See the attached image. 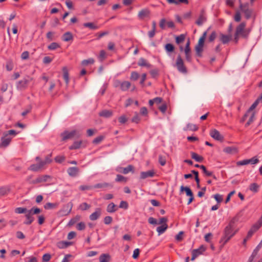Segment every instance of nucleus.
Wrapping results in <instances>:
<instances>
[{"mask_svg":"<svg viewBox=\"0 0 262 262\" xmlns=\"http://www.w3.org/2000/svg\"><path fill=\"white\" fill-rule=\"evenodd\" d=\"M85 225L83 222H80L77 225V229L79 230H82L85 229Z\"/></svg>","mask_w":262,"mask_h":262,"instance_id":"obj_61","label":"nucleus"},{"mask_svg":"<svg viewBox=\"0 0 262 262\" xmlns=\"http://www.w3.org/2000/svg\"><path fill=\"white\" fill-rule=\"evenodd\" d=\"M176 67L179 72L183 74L187 73V69L184 65V61L180 55L177 58Z\"/></svg>","mask_w":262,"mask_h":262,"instance_id":"obj_4","label":"nucleus"},{"mask_svg":"<svg viewBox=\"0 0 262 262\" xmlns=\"http://www.w3.org/2000/svg\"><path fill=\"white\" fill-rule=\"evenodd\" d=\"M185 39V35L181 34L180 36H176V42L177 44H179L182 42Z\"/></svg>","mask_w":262,"mask_h":262,"instance_id":"obj_45","label":"nucleus"},{"mask_svg":"<svg viewBox=\"0 0 262 262\" xmlns=\"http://www.w3.org/2000/svg\"><path fill=\"white\" fill-rule=\"evenodd\" d=\"M7 70L9 71H11L13 68V64L12 61H8L6 64Z\"/></svg>","mask_w":262,"mask_h":262,"instance_id":"obj_58","label":"nucleus"},{"mask_svg":"<svg viewBox=\"0 0 262 262\" xmlns=\"http://www.w3.org/2000/svg\"><path fill=\"white\" fill-rule=\"evenodd\" d=\"M212 196L218 203H220L223 201V195L220 194H215L213 195Z\"/></svg>","mask_w":262,"mask_h":262,"instance_id":"obj_49","label":"nucleus"},{"mask_svg":"<svg viewBox=\"0 0 262 262\" xmlns=\"http://www.w3.org/2000/svg\"><path fill=\"white\" fill-rule=\"evenodd\" d=\"M130 86L131 83L130 82L124 81L122 82L120 89L123 91H126L130 87Z\"/></svg>","mask_w":262,"mask_h":262,"instance_id":"obj_28","label":"nucleus"},{"mask_svg":"<svg viewBox=\"0 0 262 262\" xmlns=\"http://www.w3.org/2000/svg\"><path fill=\"white\" fill-rule=\"evenodd\" d=\"M237 231V230H234L231 224L227 226L225 229L224 236L222 238V241L224 242V244H225L227 243Z\"/></svg>","mask_w":262,"mask_h":262,"instance_id":"obj_1","label":"nucleus"},{"mask_svg":"<svg viewBox=\"0 0 262 262\" xmlns=\"http://www.w3.org/2000/svg\"><path fill=\"white\" fill-rule=\"evenodd\" d=\"M12 138L7 136V134L4 133L3 136L1 138V143L0 144L1 147H6L10 143Z\"/></svg>","mask_w":262,"mask_h":262,"instance_id":"obj_11","label":"nucleus"},{"mask_svg":"<svg viewBox=\"0 0 262 262\" xmlns=\"http://www.w3.org/2000/svg\"><path fill=\"white\" fill-rule=\"evenodd\" d=\"M81 136V134L76 130H73L71 132H64L61 134L63 140H66L73 137L79 138Z\"/></svg>","mask_w":262,"mask_h":262,"instance_id":"obj_5","label":"nucleus"},{"mask_svg":"<svg viewBox=\"0 0 262 262\" xmlns=\"http://www.w3.org/2000/svg\"><path fill=\"white\" fill-rule=\"evenodd\" d=\"M209 134L212 138L216 140L222 141L223 139V136H222L220 132L215 129H211Z\"/></svg>","mask_w":262,"mask_h":262,"instance_id":"obj_10","label":"nucleus"},{"mask_svg":"<svg viewBox=\"0 0 262 262\" xmlns=\"http://www.w3.org/2000/svg\"><path fill=\"white\" fill-rule=\"evenodd\" d=\"M71 245V243L66 241H61L57 243V247L60 249L67 248Z\"/></svg>","mask_w":262,"mask_h":262,"instance_id":"obj_30","label":"nucleus"},{"mask_svg":"<svg viewBox=\"0 0 262 262\" xmlns=\"http://www.w3.org/2000/svg\"><path fill=\"white\" fill-rule=\"evenodd\" d=\"M116 210V206L113 203H111L108 205L107 207V211L108 212H114Z\"/></svg>","mask_w":262,"mask_h":262,"instance_id":"obj_40","label":"nucleus"},{"mask_svg":"<svg viewBox=\"0 0 262 262\" xmlns=\"http://www.w3.org/2000/svg\"><path fill=\"white\" fill-rule=\"evenodd\" d=\"M95 62V60L92 58H90L87 59L83 60L81 61V65L83 67H86L90 64H93Z\"/></svg>","mask_w":262,"mask_h":262,"instance_id":"obj_29","label":"nucleus"},{"mask_svg":"<svg viewBox=\"0 0 262 262\" xmlns=\"http://www.w3.org/2000/svg\"><path fill=\"white\" fill-rule=\"evenodd\" d=\"M51 259V255L49 254H45L42 256V261L43 262H48Z\"/></svg>","mask_w":262,"mask_h":262,"instance_id":"obj_62","label":"nucleus"},{"mask_svg":"<svg viewBox=\"0 0 262 262\" xmlns=\"http://www.w3.org/2000/svg\"><path fill=\"white\" fill-rule=\"evenodd\" d=\"M56 207V205L55 204L51 203H47L44 206L45 208L46 209H53L54 208H55Z\"/></svg>","mask_w":262,"mask_h":262,"instance_id":"obj_53","label":"nucleus"},{"mask_svg":"<svg viewBox=\"0 0 262 262\" xmlns=\"http://www.w3.org/2000/svg\"><path fill=\"white\" fill-rule=\"evenodd\" d=\"M73 205L69 203L62 207L58 212V215L60 216H63L68 215L71 211Z\"/></svg>","mask_w":262,"mask_h":262,"instance_id":"obj_6","label":"nucleus"},{"mask_svg":"<svg viewBox=\"0 0 262 262\" xmlns=\"http://www.w3.org/2000/svg\"><path fill=\"white\" fill-rule=\"evenodd\" d=\"M159 162L162 166H164L166 164V159L164 157L160 155L159 156Z\"/></svg>","mask_w":262,"mask_h":262,"instance_id":"obj_56","label":"nucleus"},{"mask_svg":"<svg viewBox=\"0 0 262 262\" xmlns=\"http://www.w3.org/2000/svg\"><path fill=\"white\" fill-rule=\"evenodd\" d=\"M93 189V187L92 185H81L79 186V189L82 191L92 190Z\"/></svg>","mask_w":262,"mask_h":262,"instance_id":"obj_51","label":"nucleus"},{"mask_svg":"<svg viewBox=\"0 0 262 262\" xmlns=\"http://www.w3.org/2000/svg\"><path fill=\"white\" fill-rule=\"evenodd\" d=\"M41 168L40 167L38 163L37 164H33L30 166L29 169L34 171H37L40 170Z\"/></svg>","mask_w":262,"mask_h":262,"instance_id":"obj_46","label":"nucleus"},{"mask_svg":"<svg viewBox=\"0 0 262 262\" xmlns=\"http://www.w3.org/2000/svg\"><path fill=\"white\" fill-rule=\"evenodd\" d=\"M180 191L181 192L185 191L186 195L188 196H191L193 195V193L191 190L188 187H184L183 186H181L180 187Z\"/></svg>","mask_w":262,"mask_h":262,"instance_id":"obj_33","label":"nucleus"},{"mask_svg":"<svg viewBox=\"0 0 262 262\" xmlns=\"http://www.w3.org/2000/svg\"><path fill=\"white\" fill-rule=\"evenodd\" d=\"M232 38L231 35H225L223 34H221L220 35V40L222 42V43L225 44L228 42Z\"/></svg>","mask_w":262,"mask_h":262,"instance_id":"obj_20","label":"nucleus"},{"mask_svg":"<svg viewBox=\"0 0 262 262\" xmlns=\"http://www.w3.org/2000/svg\"><path fill=\"white\" fill-rule=\"evenodd\" d=\"M116 182H126V178L121 175L117 174L116 178Z\"/></svg>","mask_w":262,"mask_h":262,"instance_id":"obj_54","label":"nucleus"},{"mask_svg":"<svg viewBox=\"0 0 262 262\" xmlns=\"http://www.w3.org/2000/svg\"><path fill=\"white\" fill-rule=\"evenodd\" d=\"M154 174L155 172L152 170L144 171L141 173L140 177L141 179H144L147 178L152 177L154 176Z\"/></svg>","mask_w":262,"mask_h":262,"instance_id":"obj_22","label":"nucleus"},{"mask_svg":"<svg viewBox=\"0 0 262 262\" xmlns=\"http://www.w3.org/2000/svg\"><path fill=\"white\" fill-rule=\"evenodd\" d=\"M65 160V157L63 156H58L55 158V160L57 163H61Z\"/></svg>","mask_w":262,"mask_h":262,"instance_id":"obj_57","label":"nucleus"},{"mask_svg":"<svg viewBox=\"0 0 262 262\" xmlns=\"http://www.w3.org/2000/svg\"><path fill=\"white\" fill-rule=\"evenodd\" d=\"M91 206L86 203H83L79 205V209L81 210H86L89 209Z\"/></svg>","mask_w":262,"mask_h":262,"instance_id":"obj_43","label":"nucleus"},{"mask_svg":"<svg viewBox=\"0 0 262 262\" xmlns=\"http://www.w3.org/2000/svg\"><path fill=\"white\" fill-rule=\"evenodd\" d=\"M41 212V210L38 208H32L30 210H28L27 211V213L30 214L31 216L33 214H39Z\"/></svg>","mask_w":262,"mask_h":262,"instance_id":"obj_35","label":"nucleus"},{"mask_svg":"<svg viewBox=\"0 0 262 262\" xmlns=\"http://www.w3.org/2000/svg\"><path fill=\"white\" fill-rule=\"evenodd\" d=\"M168 226L166 224H164L163 225L159 226L157 228V231L158 233V235H160L163 234L167 229Z\"/></svg>","mask_w":262,"mask_h":262,"instance_id":"obj_26","label":"nucleus"},{"mask_svg":"<svg viewBox=\"0 0 262 262\" xmlns=\"http://www.w3.org/2000/svg\"><path fill=\"white\" fill-rule=\"evenodd\" d=\"M138 64L141 67H146L147 68L150 67V64L143 58H140L139 59Z\"/></svg>","mask_w":262,"mask_h":262,"instance_id":"obj_27","label":"nucleus"},{"mask_svg":"<svg viewBox=\"0 0 262 262\" xmlns=\"http://www.w3.org/2000/svg\"><path fill=\"white\" fill-rule=\"evenodd\" d=\"M259 186L256 183H252L250 185L249 187V189L251 191L253 192H257L258 190Z\"/></svg>","mask_w":262,"mask_h":262,"instance_id":"obj_48","label":"nucleus"},{"mask_svg":"<svg viewBox=\"0 0 262 262\" xmlns=\"http://www.w3.org/2000/svg\"><path fill=\"white\" fill-rule=\"evenodd\" d=\"M249 4L246 3L245 4H240L241 10L245 14L246 17L249 18L252 14V11L248 8Z\"/></svg>","mask_w":262,"mask_h":262,"instance_id":"obj_7","label":"nucleus"},{"mask_svg":"<svg viewBox=\"0 0 262 262\" xmlns=\"http://www.w3.org/2000/svg\"><path fill=\"white\" fill-rule=\"evenodd\" d=\"M205 248L201 246L199 249H194L192 251V257L191 260H194L198 256L202 254L205 250Z\"/></svg>","mask_w":262,"mask_h":262,"instance_id":"obj_9","label":"nucleus"},{"mask_svg":"<svg viewBox=\"0 0 262 262\" xmlns=\"http://www.w3.org/2000/svg\"><path fill=\"white\" fill-rule=\"evenodd\" d=\"M260 102L259 101V100H258L257 99L256 100V101L253 103V104L250 106V107L249 108V110H248V111L247 112V113L245 114L244 116L243 117V118H242L241 121L242 122H244L245 121L246 118H247V116L250 114V113H251L252 112H254L253 111L254 109L257 106V105H258V104Z\"/></svg>","mask_w":262,"mask_h":262,"instance_id":"obj_13","label":"nucleus"},{"mask_svg":"<svg viewBox=\"0 0 262 262\" xmlns=\"http://www.w3.org/2000/svg\"><path fill=\"white\" fill-rule=\"evenodd\" d=\"M249 164V160L245 159L242 161H239L237 162V165L238 166L245 165Z\"/></svg>","mask_w":262,"mask_h":262,"instance_id":"obj_59","label":"nucleus"},{"mask_svg":"<svg viewBox=\"0 0 262 262\" xmlns=\"http://www.w3.org/2000/svg\"><path fill=\"white\" fill-rule=\"evenodd\" d=\"M28 82V80L26 79H22L19 81L17 84V88L21 89L25 88Z\"/></svg>","mask_w":262,"mask_h":262,"instance_id":"obj_25","label":"nucleus"},{"mask_svg":"<svg viewBox=\"0 0 262 262\" xmlns=\"http://www.w3.org/2000/svg\"><path fill=\"white\" fill-rule=\"evenodd\" d=\"M99 114L101 117L109 118L112 116L113 112L111 111L104 110L100 112Z\"/></svg>","mask_w":262,"mask_h":262,"instance_id":"obj_24","label":"nucleus"},{"mask_svg":"<svg viewBox=\"0 0 262 262\" xmlns=\"http://www.w3.org/2000/svg\"><path fill=\"white\" fill-rule=\"evenodd\" d=\"M165 49L167 52H171L174 50V47L171 43H167L165 45Z\"/></svg>","mask_w":262,"mask_h":262,"instance_id":"obj_50","label":"nucleus"},{"mask_svg":"<svg viewBox=\"0 0 262 262\" xmlns=\"http://www.w3.org/2000/svg\"><path fill=\"white\" fill-rule=\"evenodd\" d=\"M245 27L246 24L245 23H241L237 27L234 38L235 42H237L239 36H241L246 37L247 36L248 33L245 30Z\"/></svg>","mask_w":262,"mask_h":262,"instance_id":"obj_2","label":"nucleus"},{"mask_svg":"<svg viewBox=\"0 0 262 262\" xmlns=\"http://www.w3.org/2000/svg\"><path fill=\"white\" fill-rule=\"evenodd\" d=\"M26 217L27 218L26 221L24 222V224L26 225H30L31 224L32 222L34 221L33 217L30 215V214H28L27 213V214H26Z\"/></svg>","mask_w":262,"mask_h":262,"instance_id":"obj_42","label":"nucleus"},{"mask_svg":"<svg viewBox=\"0 0 262 262\" xmlns=\"http://www.w3.org/2000/svg\"><path fill=\"white\" fill-rule=\"evenodd\" d=\"M102 213L101 209L99 208H97L95 209V212L92 213L89 216L90 220L95 221L99 218Z\"/></svg>","mask_w":262,"mask_h":262,"instance_id":"obj_14","label":"nucleus"},{"mask_svg":"<svg viewBox=\"0 0 262 262\" xmlns=\"http://www.w3.org/2000/svg\"><path fill=\"white\" fill-rule=\"evenodd\" d=\"M134 167L131 165H128L126 167H118L116 171L123 174H127L129 172H134Z\"/></svg>","mask_w":262,"mask_h":262,"instance_id":"obj_8","label":"nucleus"},{"mask_svg":"<svg viewBox=\"0 0 262 262\" xmlns=\"http://www.w3.org/2000/svg\"><path fill=\"white\" fill-rule=\"evenodd\" d=\"M82 141H75L74 142V143L73 144V145H72L70 147V149H78L80 147H81V145L82 144Z\"/></svg>","mask_w":262,"mask_h":262,"instance_id":"obj_36","label":"nucleus"},{"mask_svg":"<svg viewBox=\"0 0 262 262\" xmlns=\"http://www.w3.org/2000/svg\"><path fill=\"white\" fill-rule=\"evenodd\" d=\"M207 20L206 16L204 12V11H202L198 18L195 21V24L199 26H201L203 25L204 23H205Z\"/></svg>","mask_w":262,"mask_h":262,"instance_id":"obj_12","label":"nucleus"},{"mask_svg":"<svg viewBox=\"0 0 262 262\" xmlns=\"http://www.w3.org/2000/svg\"><path fill=\"white\" fill-rule=\"evenodd\" d=\"M67 172L71 177H75L78 175L79 169L77 167H71L67 169Z\"/></svg>","mask_w":262,"mask_h":262,"instance_id":"obj_16","label":"nucleus"},{"mask_svg":"<svg viewBox=\"0 0 262 262\" xmlns=\"http://www.w3.org/2000/svg\"><path fill=\"white\" fill-rule=\"evenodd\" d=\"M223 151L228 154H234L237 152L238 149L235 146H228L224 148Z\"/></svg>","mask_w":262,"mask_h":262,"instance_id":"obj_17","label":"nucleus"},{"mask_svg":"<svg viewBox=\"0 0 262 262\" xmlns=\"http://www.w3.org/2000/svg\"><path fill=\"white\" fill-rule=\"evenodd\" d=\"M200 168H201L203 171V172L207 176H211L212 175V172L211 171H208L206 167L204 165L200 166Z\"/></svg>","mask_w":262,"mask_h":262,"instance_id":"obj_55","label":"nucleus"},{"mask_svg":"<svg viewBox=\"0 0 262 262\" xmlns=\"http://www.w3.org/2000/svg\"><path fill=\"white\" fill-rule=\"evenodd\" d=\"M49 177L47 175L41 176L38 177L35 180H33L31 182V183H33V184H36V183L44 182L47 181V180Z\"/></svg>","mask_w":262,"mask_h":262,"instance_id":"obj_21","label":"nucleus"},{"mask_svg":"<svg viewBox=\"0 0 262 262\" xmlns=\"http://www.w3.org/2000/svg\"><path fill=\"white\" fill-rule=\"evenodd\" d=\"M110 255L108 254H102L100 256V262H109L110 260Z\"/></svg>","mask_w":262,"mask_h":262,"instance_id":"obj_32","label":"nucleus"},{"mask_svg":"<svg viewBox=\"0 0 262 262\" xmlns=\"http://www.w3.org/2000/svg\"><path fill=\"white\" fill-rule=\"evenodd\" d=\"M207 34V33L206 31L203 33L202 36L199 39L198 42L195 47V50L196 51V53L199 56L201 55V52L203 51L204 41L206 37Z\"/></svg>","mask_w":262,"mask_h":262,"instance_id":"obj_3","label":"nucleus"},{"mask_svg":"<svg viewBox=\"0 0 262 262\" xmlns=\"http://www.w3.org/2000/svg\"><path fill=\"white\" fill-rule=\"evenodd\" d=\"M186 60L190 62L191 60V54L190 49H184V50Z\"/></svg>","mask_w":262,"mask_h":262,"instance_id":"obj_31","label":"nucleus"},{"mask_svg":"<svg viewBox=\"0 0 262 262\" xmlns=\"http://www.w3.org/2000/svg\"><path fill=\"white\" fill-rule=\"evenodd\" d=\"M83 26L86 28H89L92 30H96L98 27L92 23H86L83 24Z\"/></svg>","mask_w":262,"mask_h":262,"instance_id":"obj_41","label":"nucleus"},{"mask_svg":"<svg viewBox=\"0 0 262 262\" xmlns=\"http://www.w3.org/2000/svg\"><path fill=\"white\" fill-rule=\"evenodd\" d=\"M93 189H104L107 187H112V185L107 183H98L93 186Z\"/></svg>","mask_w":262,"mask_h":262,"instance_id":"obj_19","label":"nucleus"},{"mask_svg":"<svg viewBox=\"0 0 262 262\" xmlns=\"http://www.w3.org/2000/svg\"><path fill=\"white\" fill-rule=\"evenodd\" d=\"M26 262H37V260L36 257L31 256L26 258Z\"/></svg>","mask_w":262,"mask_h":262,"instance_id":"obj_64","label":"nucleus"},{"mask_svg":"<svg viewBox=\"0 0 262 262\" xmlns=\"http://www.w3.org/2000/svg\"><path fill=\"white\" fill-rule=\"evenodd\" d=\"M128 203L126 201H121L119 205V207L121 208H124L126 209L128 208Z\"/></svg>","mask_w":262,"mask_h":262,"instance_id":"obj_60","label":"nucleus"},{"mask_svg":"<svg viewBox=\"0 0 262 262\" xmlns=\"http://www.w3.org/2000/svg\"><path fill=\"white\" fill-rule=\"evenodd\" d=\"M149 14V11L148 9H144L141 10L138 12V16L141 19H143L144 18L148 16Z\"/></svg>","mask_w":262,"mask_h":262,"instance_id":"obj_18","label":"nucleus"},{"mask_svg":"<svg viewBox=\"0 0 262 262\" xmlns=\"http://www.w3.org/2000/svg\"><path fill=\"white\" fill-rule=\"evenodd\" d=\"M28 210L25 208L18 207L15 209V212L17 213H25L27 214V212Z\"/></svg>","mask_w":262,"mask_h":262,"instance_id":"obj_47","label":"nucleus"},{"mask_svg":"<svg viewBox=\"0 0 262 262\" xmlns=\"http://www.w3.org/2000/svg\"><path fill=\"white\" fill-rule=\"evenodd\" d=\"M261 225H262V222H260L258 224H256L253 225L252 227V228H251V229L248 232V234L247 235V238H250L252 236L253 233L255 232H256L260 228V227L261 226Z\"/></svg>","mask_w":262,"mask_h":262,"instance_id":"obj_15","label":"nucleus"},{"mask_svg":"<svg viewBox=\"0 0 262 262\" xmlns=\"http://www.w3.org/2000/svg\"><path fill=\"white\" fill-rule=\"evenodd\" d=\"M10 191V189L7 187H3L0 188V196H4L8 194Z\"/></svg>","mask_w":262,"mask_h":262,"instance_id":"obj_38","label":"nucleus"},{"mask_svg":"<svg viewBox=\"0 0 262 262\" xmlns=\"http://www.w3.org/2000/svg\"><path fill=\"white\" fill-rule=\"evenodd\" d=\"M250 116V118L248 122L246 123L245 126H248L250 125L255 120V112H252L250 113L247 116Z\"/></svg>","mask_w":262,"mask_h":262,"instance_id":"obj_34","label":"nucleus"},{"mask_svg":"<svg viewBox=\"0 0 262 262\" xmlns=\"http://www.w3.org/2000/svg\"><path fill=\"white\" fill-rule=\"evenodd\" d=\"M191 158L195 160L196 162H201L203 161V158L202 157L200 156L197 154L192 152L191 153Z\"/></svg>","mask_w":262,"mask_h":262,"instance_id":"obj_37","label":"nucleus"},{"mask_svg":"<svg viewBox=\"0 0 262 262\" xmlns=\"http://www.w3.org/2000/svg\"><path fill=\"white\" fill-rule=\"evenodd\" d=\"M62 70H63V79H64L65 82H66V83L68 84L69 83V74H68L67 69L66 67H64L63 68Z\"/></svg>","mask_w":262,"mask_h":262,"instance_id":"obj_39","label":"nucleus"},{"mask_svg":"<svg viewBox=\"0 0 262 262\" xmlns=\"http://www.w3.org/2000/svg\"><path fill=\"white\" fill-rule=\"evenodd\" d=\"M60 46L58 43L56 42H52L48 46V49L51 50H55L56 49L59 48Z\"/></svg>","mask_w":262,"mask_h":262,"instance_id":"obj_52","label":"nucleus"},{"mask_svg":"<svg viewBox=\"0 0 262 262\" xmlns=\"http://www.w3.org/2000/svg\"><path fill=\"white\" fill-rule=\"evenodd\" d=\"M139 77V74L136 71L131 73L130 79L132 80H137Z\"/></svg>","mask_w":262,"mask_h":262,"instance_id":"obj_44","label":"nucleus"},{"mask_svg":"<svg viewBox=\"0 0 262 262\" xmlns=\"http://www.w3.org/2000/svg\"><path fill=\"white\" fill-rule=\"evenodd\" d=\"M72 257L73 256L71 254H67L65 255L61 262H69L70 261V258Z\"/></svg>","mask_w":262,"mask_h":262,"instance_id":"obj_63","label":"nucleus"},{"mask_svg":"<svg viewBox=\"0 0 262 262\" xmlns=\"http://www.w3.org/2000/svg\"><path fill=\"white\" fill-rule=\"evenodd\" d=\"M73 36L72 34L70 32H67L63 35L62 37V39L64 41H69L70 40H73Z\"/></svg>","mask_w":262,"mask_h":262,"instance_id":"obj_23","label":"nucleus"}]
</instances>
